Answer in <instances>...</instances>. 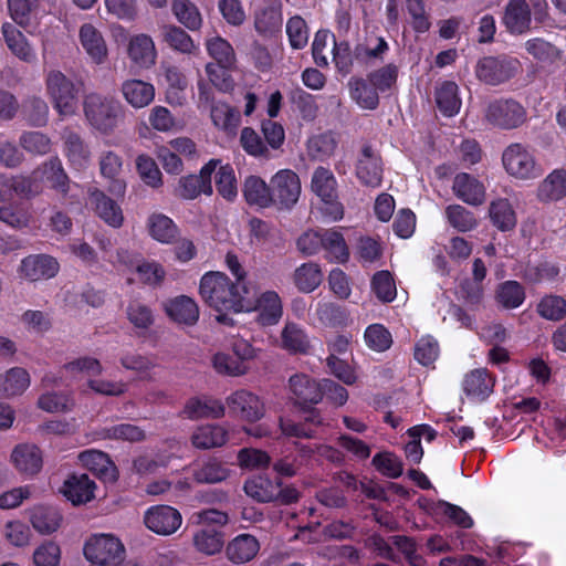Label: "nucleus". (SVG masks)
Returning <instances> with one entry per match:
<instances>
[{
	"instance_id": "1",
	"label": "nucleus",
	"mask_w": 566,
	"mask_h": 566,
	"mask_svg": "<svg viewBox=\"0 0 566 566\" xmlns=\"http://www.w3.org/2000/svg\"><path fill=\"white\" fill-rule=\"evenodd\" d=\"M249 282H232L221 272L206 273L200 281L202 300L217 312L249 310L252 300L247 295Z\"/></svg>"
},
{
	"instance_id": "2",
	"label": "nucleus",
	"mask_w": 566,
	"mask_h": 566,
	"mask_svg": "<svg viewBox=\"0 0 566 566\" xmlns=\"http://www.w3.org/2000/svg\"><path fill=\"white\" fill-rule=\"evenodd\" d=\"M83 113L87 123L103 135L113 134L125 116L124 106L115 96L97 92L84 96Z\"/></svg>"
},
{
	"instance_id": "3",
	"label": "nucleus",
	"mask_w": 566,
	"mask_h": 566,
	"mask_svg": "<svg viewBox=\"0 0 566 566\" xmlns=\"http://www.w3.org/2000/svg\"><path fill=\"white\" fill-rule=\"evenodd\" d=\"M46 87L59 114L70 116L75 113L77 95L85 88V81L78 73H50Z\"/></svg>"
},
{
	"instance_id": "4",
	"label": "nucleus",
	"mask_w": 566,
	"mask_h": 566,
	"mask_svg": "<svg viewBox=\"0 0 566 566\" xmlns=\"http://www.w3.org/2000/svg\"><path fill=\"white\" fill-rule=\"evenodd\" d=\"M312 55L319 67H327L329 62H333L339 71L353 65L349 43L346 41L337 43L335 35L328 30H318L315 33Z\"/></svg>"
},
{
	"instance_id": "5",
	"label": "nucleus",
	"mask_w": 566,
	"mask_h": 566,
	"mask_svg": "<svg viewBox=\"0 0 566 566\" xmlns=\"http://www.w3.org/2000/svg\"><path fill=\"white\" fill-rule=\"evenodd\" d=\"M396 78V73L355 75L348 83L350 96L360 107L374 109L379 102L378 91L389 88Z\"/></svg>"
},
{
	"instance_id": "6",
	"label": "nucleus",
	"mask_w": 566,
	"mask_h": 566,
	"mask_svg": "<svg viewBox=\"0 0 566 566\" xmlns=\"http://www.w3.org/2000/svg\"><path fill=\"white\" fill-rule=\"evenodd\" d=\"M84 556L98 566H115L125 558V547L114 535L97 534L86 541Z\"/></svg>"
},
{
	"instance_id": "7",
	"label": "nucleus",
	"mask_w": 566,
	"mask_h": 566,
	"mask_svg": "<svg viewBox=\"0 0 566 566\" xmlns=\"http://www.w3.org/2000/svg\"><path fill=\"white\" fill-rule=\"evenodd\" d=\"M484 118L494 127L513 129L526 120V111L514 99H497L489 103Z\"/></svg>"
},
{
	"instance_id": "8",
	"label": "nucleus",
	"mask_w": 566,
	"mask_h": 566,
	"mask_svg": "<svg viewBox=\"0 0 566 566\" xmlns=\"http://www.w3.org/2000/svg\"><path fill=\"white\" fill-rule=\"evenodd\" d=\"M271 205L281 209H291L301 195V181L298 176L290 169L277 171L271 178Z\"/></svg>"
},
{
	"instance_id": "9",
	"label": "nucleus",
	"mask_w": 566,
	"mask_h": 566,
	"mask_svg": "<svg viewBox=\"0 0 566 566\" xmlns=\"http://www.w3.org/2000/svg\"><path fill=\"white\" fill-rule=\"evenodd\" d=\"M248 296L252 300V305L249 310L256 311V322L262 326L275 325L282 317L283 307L280 296L274 291H266L258 296L256 287L249 282Z\"/></svg>"
},
{
	"instance_id": "10",
	"label": "nucleus",
	"mask_w": 566,
	"mask_h": 566,
	"mask_svg": "<svg viewBox=\"0 0 566 566\" xmlns=\"http://www.w3.org/2000/svg\"><path fill=\"white\" fill-rule=\"evenodd\" d=\"M502 159L506 171L515 178L532 179L541 175L533 155L521 144L510 145Z\"/></svg>"
},
{
	"instance_id": "11",
	"label": "nucleus",
	"mask_w": 566,
	"mask_h": 566,
	"mask_svg": "<svg viewBox=\"0 0 566 566\" xmlns=\"http://www.w3.org/2000/svg\"><path fill=\"white\" fill-rule=\"evenodd\" d=\"M289 390L294 403L305 410L323 399L321 385L305 374H295L289 379Z\"/></svg>"
},
{
	"instance_id": "12",
	"label": "nucleus",
	"mask_w": 566,
	"mask_h": 566,
	"mask_svg": "<svg viewBox=\"0 0 566 566\" xmlns=\"http://www.w3.org/2000/svg\"><path fill=\"white\" fill-rule=\"evenodd\" d=\"M230 412L245 421L255 422L265 412L264 405L260 398L247 390H238L227 398Z\"/></svg>"
},
{
	"instance_id": "13",
	"label": "nucleus",
	"mask_w": 566,
	"mask_h": 566,
	"mask_svg": "<svg viewBox=\"0 0 566 566\" xmlns=\"http://www.w3.org/2000/svg\"><path fill=\"white\" fill-rule=\"evenodd\" d=\"M356 176L365 186L378 187L382 180V161L371 145L365 144L356 164Z\"/></svg>"
},
{
	"instance_id": "14",
	"label": "nucleus",
	"mask_w": 566,
	"mask_h": 566,
	"mask_svg": "<svg viewBox=\"0 0 566 566\" xmlns=\"http://www.w3.org/2000/svg\"><path fill=\"white\" fill-rule=\"evenodd\" d=\"M217 160H210L200 170L199 175H189L179 179L176 195L182 199H195L200 193L211 195V174L214 171Z\"/></svg>"
},
{
	"instance_id": "15",
	"label": "nucleus",
	"mask_w": 566,
	"mask_h": 566,
	"mask_svg": "<svg viewBox=\"0 0 566 566\" xmlns=\"http://www.w3.org/2000/svg\"><path fill=\"white\" fill-rule=\"evenodd\" d=\"M145 525L159 535H170L181 525L180 513L168 505H157L149 509L144 517Z\"/></svg>"
},
{
	"instance_id": "16",
	"label": "nucleus",
	"mask_w": 566,
	"mask_h": 566,
	"mask_svg": "<svg viewBox=\"0 0 566 566\" xmlns=\"http://www.w3.org/2000/svg\"><path fill=\"white\" fill-rule=\"evenodd\" d=\"M33 176H40L41 179L49 184L50 188L66 197L70 192L71 180L63 167L61 159L56 156L49 158L38 166Z\"/></svg>"
},
{
	"instance_id": "17",
	"label": "nucleus",
	"mask_w": 566,
	"mask_h": 566,
	"mask_svg": "<svg viewBox=\"0 0 566 566\" xmlns=\"http://www.w3.org/2000/svg\"><path fill=\"white\" fill-rule=\"evenodd\" d=\"M19 271L24 279L35 282L53 277L59 271V263L46 254L29 255L21 261Z\"/></svg>"
},
{
	"instance_id": "18",
	"label": "nucleus",
	"mask_w": 566,
	"mask_h": 566,
	"mask_svg": "<svg viewBox=\"0 0 566 566\" xmlns=\"http://www.w3.org/2000/svg\"><path fill=\"white\" fill-rule=\"evenodd\" d=\"M260 543L251 534H240L232 538L226 546L224 553L229 562L234 565H243L258 555Z\"/></svg>"
},
{
	"instance_id": "19",
	"label": "nucleus",
	"mask_w": 566,
	"mask_h": 566,
	"mask_svg": "<svg viewBox=\"0 0 566 566\" xmlns=\"http://www.w3.org/2000/svg\"><path fill=\"white\" fill-rule=\"evenodd\" d=\"M127 53L137 67L150 69L155 65L157 51L153 39L148 34L140 33L132 36Z\"/></svg>"
},
{
	"instance_id": "20",
	"label": "nucleus",
	"mask_w": 566,
	"mask_h": 566,
	"mask_svg": "<svg viewBox=\"0 0 566 566\" xmlns=\"http://www.w3.org/2000/svg\"><path fill=\"white\" fill-rule=\"evenodd\" d=\"M14 468L22 474L35 475L42 468V453L35 444L21 443L11 453Z\"/></svg>"
},
{
	"instance_id": "21",
	"label": "nucleus",
	"mask_w": 566,
	"mask_h": 566,
	"mask_svg": "<svg viewBox=\"0 0 566 566\" xmlns=\"http://www.w3.org/2000/svg\"><path fill=\"white\" fill-rule=\"evenodd\" d=\"M95 483L87 474H72L63 483L62 493L74 505L90 502L94 497Z\"/></svg>"
},
{
	"instance_id": "22",
	"label": "nucleus",
	"mask_w": 566,
	"mask_h": 566,
	"mask_svg": "<svg viewBox=\"0 0 566 566\" xmlns=\"http://www.w3.org/2000/svg\"><path fill=\"white\" fill-rule=\"evenodd\" d=\"M452 190L455 196L472 206H481L485 201V188L474 177L461 172L454 177Z\"/></svg>"
},
{
	"instance_id": "23",
	"label": "nucleus",
	"mask_w": 566,
	"mask_h": 566,
	"mask_svg": "<svg viewBox=\"0 0 566 566\" xmlns=\"http://www.w3.org/2000/svg\"><path fill=\"white\" fill-rule=\"evenodd\" d=\"M90 201L98 217L113 228H119L123 224L124 216L120 207L102 190L94 188L90 190Z\"/></svg>"
},
{
	"instance_id": "24",
	"label": "nucleus",
	"mask_w": 566,
	"mask_h": 566,
	"mask_svg": "<svg viewBox=\"0 0 566 566\" xmlns=\"http://www.w3.org/2000/svg\"><path fill=\"white\" fill-rule=\"evenodd\" d=\"M80 42L96 63H102L107 57V45L102 32L92 23H84L78 32Z\"/></svg>"
},
{
	"instance_id": "25",
	"label": "nucleus",
	"mask_w": 566,
	"mask_h": 566,
	"mask_svg": "<svg viewBox=\"0 0 566 566\" xmlns=\"http://www.w3.org/2000/svg\"><path fill=\"white\" fill-rule=\"evenodd\" d=\"M503 22L511 33L522 34L530 29L531 10L525 0H511L504 12Z\"/></svg>"
},
{
	"instance_id": "26",
	"label": "nucleus",
	"mask_w": 566,
	"mask_h": 566,
	"mask_svg": "<svg viewBox=\"0 0 566 566\" xmlns=\"http://www.w3.org/2000/svg\"><path fill=\"white\" fill-rule=\"evenodd\" d=\"M82 463L94 474L106 482H115L118 473L108 455L102 451L90 450L80 454Z\"/></svg>"
},
{
	"instance_id": "27",
	"label": "nucleus",
	"mask_w": 566,
	"mask_h": 566,
	"mask_svg": "<svg viewBox=\"0 0 566 566\" xmlns=\"http://www.w3.org/2000/svg\"><path fill=\"white\" fill-rule=\"evenodd\" d=\"M166 312L175 322L188 326L195 325L199 319V307L197 303L187 295H180L168 301Z\"/></svg>"
},
{
	"instance_id": "28",
	"label": "nucleus",
	"mask_w": 566,
	"mask_h": 566,
	"mask_svg": "<svg viewBox=\"0 0 566 566\" xmlns=\"http://www.w3.org/2000/svg\"><path fill=\"white\" fill-rule=\"evenodd\" d=\"M63 140L65 155L71 165L77 169L86 167L91 159V151L84 139L74 130L65 129Z\"/></svg>"
},
{
	"instance_id": "29",
	"label": "nucleus",
	"mask_w": 566,
	"mask_h": 566,
	"mask_svg": "<svg viewBox=\"0 0 566 566\" xmlns=\"http://www.w3.org/2000/svg\"><path fill=\"white\" fill-rule=\"evenodd\" d=\"M122 93L128 104L135 108H142L153 102L155 88L150 83L129 80L123 83Z\"/></svg>"
},
{
	"instance_id": "30",
	"label": "nucleus",
	"mask_w": 566,
	"mask_h": 566,
	"mask_svg": "<svg viewBox=\"0 0 566 566\" xmlns=\"http://www.w3.org/2000/svg\"><path fill=\"white\" fill-rule=\"evenodd\" d=\"M30 386V375L21 367H13L0 374V398L21 395Z\"/></svg>"
},
{
	"instance_id": "31",
	"label": "nucleus",
	"mask_w": 566,
	"mask_h": 566,
	"mask_svg": "<svg viewBox=\"0 0 566 566\" xmlns=\"http://www.w3.org/2000/svg\"><path fill=\"white\" fill-rule=\"evenodd\" d=\"M226 409L223 403L217 399H190L182 413L189 419H219L224 416Z\"/></svg>"
},
{
	"instance_id": "32",
	"label": "nucleus",
	"mask_w": 566,
	"mask_h": 566,
	"mask_svg": "<svg viewBox=\"0 0 566 566\" xmlns=\"http://www.w3.org/2000/svg\"><path fill=\"white\" fill-rule=\"evenodd\" d=\"M277 480L272 481L268 476L256 475L245 481L243 490L248 496L259 503H270L277 495Z\"/></svg>"
},
{
	"instance_id": "33",
	"label": "nucleus",
	"mask_w": 566,
	"mask_h": 566,
	"mask_svg": "<svg viewBox=\"0 0 566 566\" xmlns=\"http://www.w3.org/2000/svg\"><path fill=\"white\" fill-rule=\"evenodd\" d=\"M282 23V12L273 6L261 9L254 17V28L264 38L275 36L281 31Z\"/></svg>"
},
{
	"instance_id": "34",
	"label": "nucleus",
	"mask_w": 566,
	"mask_h": 566,
	"mask_svg": "<svg viewBox=\"0 0 566 566\" xmlns=\"http://www.w3.org/2000/svg\"><path fill=\"white\" fill-rule=\"evenodd\" d=\"M494 381L485 369H475L469 373L463 380L467 396L485 399L493 391Z\"/></svg>"
},
{
	"instance_id": "35",
	"label": "nucleus",
	"mask_w": 566,
	"mask_h": 566,
	"mask_svg": "<svg viewBox=\"0 0 566 566\" xmlns=\"http://www.w3.org/2000/svg\"><path fill=\"white\" fill-rule=\"evenodd\" d=\"M537 196L542 201H555L566 196V170L557 169L538 186Z\"/></svg>"
},
{
	"instance_id": "36",
	"label": "nucleus",
	"mask_w": 566,
	"mask_h": 566,
	"mask_svg": "<svg viewBox=\"0 0 566 566\" xmlns=\"http://www.w3.org/2000/svg\"><path fill=\"white\" fill-rule=\"evenodd\" d=\"M323 281L321 266L314 262H307L296 268L293 273V282L298 291L311 293L319 286Z\"/></svg>"
},
{
	"instance_id": "37",
	"label": "nucleus",
	"mask_w": 566,
	"mask_h": 566,
	"mask_svg": "<svg viewBox=\"0 0 566 566\" xmlns=\"http://www.w3.org/2000/svg\"><path fill=\"white\" fill-rule=\"evenodd\" d=\"M271 184L266 185L258 176H249L243 184V195L248 203L266 208L271 205Z\"/></svg>"
},
{
	"instance_id": "38",
	"label": "nucleus",
	"mask_w": 566,
	"mask_h": 566,
	"mask_svg": "<svg viewBox=\"0 0 566 566\" xmlns=\"http://www.w3.org/2000/svg\"><path fill=\"white\" fill-rule=\"evenodd\" d=\"M227 431L218 424H207L198 428L191 436L192 444L198 449L221 447L227 442Z\"/></svg>"
},
{
	"instance_id": "39",
	"label": "nucleus",
	"mask_w": 566,
	"mask_h": 566,
	"mask_svg": "<svg viewBox=\"0 0 566 566\" xmlns=\"http://www.w3.org/2000/svg\"><path fill=\"white\" fill-rule=\"evenodd\" d=\"M171 11L177 21L190 31H198L202 17L197 6L190 0H172Z\"/></svg>"
},
{
	"instance_id": "40",
	"label": "nucleus",
	"mask_w": 566,
	"mask_h": 566,
	"mask_svg": "<svg viewBox=\"0 0 566 566\" xmlns=\"http://www.w3.org/2000/svg\"><path fill=\"white\" fill-rule=\"evenodd\" d=\"M490 219L500 231H511L516 226V214L507 199H497L490 203Z\"/></svg>"
},
{
	"instance_id": "41",
	"label": "nucleus",
	"mask_w": 566,
	"mask_h": 566,
	"mask_svg": "<svg viewBox=\"0 0 566 566\" xmlns=\"http://www.w3.org/2000/svg\"><path fill=\"white\" fill-rule=\"evenodd\" d=\"M311 189L321 200L338 198L336 178L334 174L325 167H318L314 170L311 180Z\"/></svg>"
},
{
	"instance_id": "42",
	"label": "nucleus",
	"mask_w": 566,
	"mask_h": 566,
	"mask_svg": "<svg viewBox=\"0 0 566 566\" xmlns=\"http://www.w3.org/2000/svg\"><path fill=\"white\" fill-rule=\"evenodd\" d=\"M30 521L39 533L50 534L59 528L61 516L55 509L39 505L31 510Z\"/></svg>"
},
{
	"instance_id": "43",
	"label": "nucleus",
	"mask_w": 566,
	"mask_h": 566,
	"mask_svg": "<svg viewBox=\"0 0 566 566\" xmlns=\"http://www.w3.org/2000/svg\"><path fill=\"white\" fill-rule=\"evenodd\" d=\"M436 102L439 109L447 116L457 114L461 106L458 86L454 82H444L436 91Z\"/></svg>"
},
{
	"instance_id": "44",
	"label": "nucleus",
	"mask_w": 566,
	"mask_h": 566,
	"mask_svg": "<svg viewBox=\"0 0 566 566\" xmlns=\"http://www.w3.org/2000/svg\"><path fill=\"white\" fill-rule=\"evenodd\" d=\"M192 541L197 551L206 555H214L223 547V534L213 527L199 530Z\"/></svg>"
},
{
	"instance_id": "45",
	"label": "nucleus",
	"mask_w": 566,
	"mask_h": 566,
	"mask_svg": "<svg viewBox=\"0 0 566 566\" xmlns=\"http://www.w3.org/2000/svg\"><path fill=\"white\" fill-rule=\"evenodd\" d=\"M388 50L387 42L382 38L368 39L365 43L355 48L353 60H357L361 64H368L375 61H381L382 55Z\"/></svg>"
},
{
	"instance_id": "46",
	"label": "nucleus",
	"mask_w": 566,
	"mask_h": 566,
	"mask_svg": "<svg viewBox=\"0 0 566 566\" xmlns=\"http://www.w3.org/2000/svg\"><path fill=\"white\" fill-rule=\"evenodd\" d=\"M495 297L504 308H516L524 302L525 291L518 282L506 281L497 286Z\"/></svg>"
},
{
	"instance_id": "47",
	"label": "nucleus",
	"mask_w": 566,
	"mask_h": 566,
	"mask_svg": "<svg viewBox=\"0 0 566 566\" xmlns=\"http://www.w3.org/2000/svg\"><path fill=\"white\" fill-rule=\"evenodd\" d=\"M322 249L338 262H347L349 251L343 234L333 229L322 230Z\"/></svg>"
},
{
	"instance_id": "48",
	"label": "nucleus",
	"mask_w": 566,
	"mask_h": 566,
	"mask_svg": "<svg viewBox=\"0 0 566 566\" xmlns=\"http://www.w3.org/2000/svg\"><path fill=\"white\" fill-rule=\"evenodd\" d=\"M161 35L166 42L175 51L181 53H191L195 44L190 35L180 27L166 24L161 28Z\"/></svg>"
},
{
	"instance_id": "49",
	"label": "nucleus",
	"mask_w": 566,
	"mask_h": 566,
	"mask_svg": "<svg viewBox=\"0 0 566 566\" xmlns=\"http://www.w3.org/2000/svg\"><path fill=\"white\" fill-rule=\"evenodd\" d=\"M207 49L220 69L229 70L234 65V51L228 41L221 38H213L208 41Z\"/></svg>"
},
{
	"instance_id": "50",
	"label": "nucleus",
	"mask_w": 566,
	"mask_h": 566,
	"mask_svg": "<svg viewBox=\"0 0 566 566\" xmlns=\"http://www.w3.org/2000/svg\"><path fill=\"white\" fill-rule=\"evenodd\" d=\"M192 475L198 483H218L229 476V470L217 459H209L200 468L193 470Z\"/></svg>"
},
{
	"instance_id": "51",
	"label": "nucleus",
	"mask_w": 566,
	"mask_h": 566,
	"mask_svg": "<svg viewBox=\"0 0 566 566\" xmlns=\"http://www.w3.org/2000/svg\"><path fill=\"white\" fill-rule=\"evenodd\" d=\"M148 226L151 237L159 242L170 243L177 235L176 224L165 214H153Z\"/></svg>"
},
{
	"instance_id": "52",
	"label": "nucleus",
	"mask_w": 566,
	"mask_h": 566,
	"mask_svg": "<svg viewBox=\"0 0 566 566\" xmlns=\"http://www.w3.org/2000/svg\"><path fill=\"white\" fill-rule=\"evenodd\" d=\"M2 34L8 48L22 60H29L32 55L24 35L11 23H3Z\"/></svg>"
},
{
	"instance_id": "53",
	"label": "nucleus",
	"mask_w": 566,
	"mask_h": 566,
	"mask_svg": "<svg viewBox=\"0 0 566 566\" xmlns=\"http://www.w3.org/2000/svg\"><path fill=\"white\" fill-rule=\"evenodd\" d=\"M371 291L382 303L392 302L397 295V289L392 275L388 271H379L371 279Z\"/></svg>"
},
{
	"instance_id": "54",
	"label": "nucleus",
	"mask_w": 566,
	"mask_h": 566,
	"mask_svg": "<svg viewBox=\"0 0 566 566\" xmlns=\"http://www.w3.org/2000/svg\"><path fill=\"white\" fill-rule=\"evenodd\" d=\"M284 348L293 353L305 354L310 349V340L305 333L294 323H287L282 332Z\"/></svg>"
},
{
	"instance_id": "55",
	"label": "nucleus",
	"mask_w": 566,
	"mask_h": 566,
	"mask_svg": "<svg viewBox=\"0 0 566 566\" xmlns=\"http://www.w3.org/2000/svg\"><path fill=\"white\" fill-rule=\"evenodd\" d=\"M536 310L543 318L558 322L566 317V301L558 295H546L539 301Z\"/></svg>"
},
{
	"instance_id": "56",
	"label": "nucleus",
	"mask_w": 566,
	"mask_h": 566,
	"mask_svg": "<svg viewBox=\"0 0 566 566\" xmlns=\"http://www.w3.org/2000/svg\"><path fill=\"white\" fill-rule=\"evenodd\" d=\"M210 116L213 124L226 132H233L240 122V114L223 103L212 105Z\"/></svg>"
},
{
	"instance_id": "57",
	"label": "nucleus",
	"mask_w": 566,
	"mask_h": 566,
	"mask_svg": "<svg viewBox=\"0 0 566 566\" xmlns=\"http://www.w3.org/2000/svg\"><path fill=\"white\" fill-rule=\"evenodd\" d=\"M446 216L449 223L460 232L474 229L478 221L474 214L460 205H451L446 208Z\"/></svg>"
},
{
	"instance_id": "58",
	"label": "nucleus",
	"mask_w": 566,
	"mask_h": 566,
	"mask_svg": "<svg viewBox=\"0 0 566 566\" xmlns=\"http://www.w3.org/2000/svg\"><path fill=\"white\" fill-rule=\"evenodd\" d=\"M214 370L222 376L237 377L248 370L244 363L226 353H217L211 359Z\"/></svg>"
},
{
	"instance_id": "59",
	"label": "nucleus",
	"mask_w": 566,
	"mask_h": 566,
	"mask_svg": "<svg viewBox=\"0 0 566 566\" xmlns=\"http://www.w3.org/2000/svg\"><path fill=\"white\" fill-rule=\"evenodd\" d=\"M104 438L128 442H142L146 439L144 429L132 423H120L106 428L102 432Z\"/></svg>"
},
{
	"instance_id": "60",
	"label": "nucleus",
	"mask_w": 566,
	"mask_h": 566,
	"mask_svg": "<svg viewBox=\"0 0 566 566\" xmlns=\"http://www.w3.org/2000/svg\"><path fill=\"white\" fill-rule=\"evenodd\" d=\"M337 146L335 136L331 133L321 134L308 140V155L318 160L331 157Z\"/></svg>"
},
{
	"instance_id": "61",
	"label": "nucleus",
	"mask_w": 566,
	"mask_h": 566,
	"mask_svg": "<svg viewBox=\"0 0 566 566\" xmlns=\"http://www.w3.org/2000/svg\"><path fill=\"white\" fill-rule=\"evenodd\" d=\"M20 146L34 155H46L51 151L52 142L41 132H25L20 136Z\"/></svg>"
},
{
	"instance_id": "62",
	"label": "nucleus",
	"mask_w": 566,
	"mask_h": 566,
	"mask_svg": "<svg viewBox=\"0 0 566 566\" xmlns=\"http://www.w3.org/2000/svg\"><path fill=\"white\" fill-rule=\"evenodd\" d=\"M0 222L12 229L20 230L29 226L30 216L19 206L9 203L0 207Z\"/></svg>"
},
{
	"instance_id": "63",
	"label": "nucleus",
	"mask_w": 566,
	"mask_h": 566,
	"mask_svg": "<svg viewBox=\"0 0 566 566\" xmlns=\"http://www.w3.org/2000/svg\"><path fill=\"white\" fill-rule=\"evenodd\" d=\"M136 166L140 178L146 185L153 188L161 186V172L153 158L140 155L136 159Z\"/></svg>"
},
{
	"instance_id": "64",
	"label": "nucleus",
	"mask_w": 566,
	"mask_h": 566,
	"mask_svg": "<svg viewBox=\"0 0 566 566\" xmlns=\"http://www.w3.org/2000/svg\"><path fill=\"white\" fill-rule=\"evenodd\" d=\"M238 462L241 468L259 470L265 469L271 464V457L265 451L244 448L238 453Z\"/></svg>"
}]
</instances>
